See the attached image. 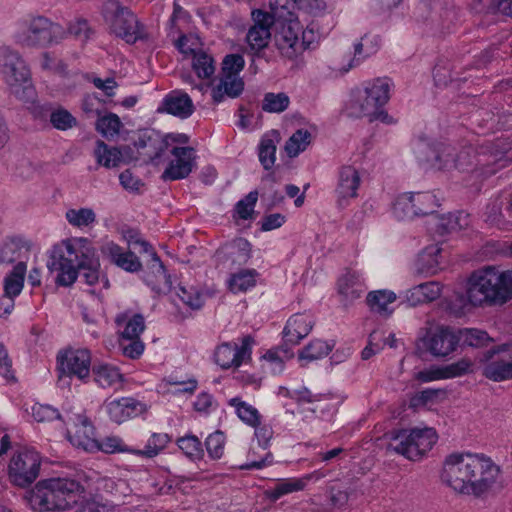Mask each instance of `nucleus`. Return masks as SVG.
Instances as JSON below:
<instances>
[{
	"instance_id": "2f4dec72",
	"label": "nucleus",
	"mask_w": 512,
	"mask_h": 512,
	"mask_svg": "<svg viewBox=\"0 0 512 512\" xmlns=\"http://www.w3.org/2000/svg\"><path fill=\"white\" fill-rule=\"evenodd\" d=\"M244 89V82L240 77L221 76L219 83L212 89L214 103L222 102L226 97L236 98Z\"/></svg>"
},
{
	"instance_id": "7ed1b4c3",
	"label": "nucleus",
	"mask_w": 512,
	"mask_h": 512,
	"mask_svg": "<svg viewBox=\"0 0 512 512\" xmlns=\"http://www.w3.org/2000/svg\"><path fill=\"white\" fill-rule=\"evenodd\" d=\"M65 423L67 438L76 448L87 452L102 451L107 454H133L134 449L128 447L119 437H107L98 442L95 438L94 426L83 413H67Z\"/></svg>"
},
{
	"instance_id": "bb28decb",
	"label": "nucleus",
	"mask_w": 512,
	"mask_h": 512,
	"mask_svg": "<svg viewBox=\"0 0 512 512\" xmlns=\"http://www.w3.org/2000/svg\"><path fill=\"white\" fill-rule=\"evenodd\" d=\"M101 251L112 263L128 272H136L141 269L142 265L138 257L130 251L125 252L114 242L105 243Z\"/></svg>"
},
{
	"instance_id": "f257e3e1",
	"label": "nucleus",
	"mask_w": 512,
	"mask_h": 512,
	"mask_svg": "<svg viewBox=\"0 0 512 512\" xmlns=\"http://www.w3.org/2000/svg\"><path fill=\"white\" fill-rule=\"evenodd\" d=\"M83 492V486L74 479L50 478L27 491L25 499L36 512H63L74 507Z\"/></svg>"
},
{
	"instance_id": "ddd939ff",
	"label": "nucleus",
	"mask_w": 512,
	"mask_h": 512,
	"mask_svg": "<svg viewBox=\"0 0 512 512\" xmlns=\"http://www.w3.org/2000/svg\"><path fill=\"white\" fill-rule=\"evenodd\" d=\"M420 341L424 349L432 356L444 358L456 350L460 337L457 330L449 326L439 325L427 329Z\"/></svg>"
},
{
	"instance_id": "aec40b11",
	"label": "nucleus",
	"mask_w": 512,
	"mask_h": 512,
	"mask_svg": "<svg viewBox=\"0 0 512 512\" xmlns=\"http://www.w3.org/2000/svg\"><path fill=\"white\" fill-rule=\"evenodd\" d=\"M474 363L468 358H462L455 363L445 366H430L418 371L414 378L421 383L460 377L473 372Z\"/></svg>"
},
{
	"instance_id": "a211bd4d",
	"label": "nucleus",
	"mask_w": 512,
	"mask_h": 512,
	"mask_svg": "<svg viewBox=\"0 0 512 512\" xmlns=\"http://www.w3.org/2000/svg\"><path fill=\"white\" fill-rule=\"evenodd\" d=\"M254 339L247 335L242 338L241 345L224 342L217 346L214 359L222 369L238 368L244 362L250 360Z\"/></svg>"
},
{
	"instance_id": "c9c22d12",
	"label": "nucleus",
	"mask_w": 512,
	"mask_h": 512,
	"mask_svg": "<svg viewBox=\"0 0 512 512\" xmlns=\"http://www.w3.org/2000/svg\"><path fill=\"white\" fill-rule=\"evenodd\" d=\"M27 271L26 263L18 262L8 273L3 281L4 294L16 298L24 287V280Z\"/></svg>"
},
{
	"instance_id": "412c9836",
	"label": "nucleus",
	"mask_w": 512,
	"mask_h": 512,
	"mask_svg": "<svg viewBox=\"0 0 512 512\" xmlns=\"http://www.w3.org/2000/svg\"><path fill=\"white\" fill-rule=\"evenodd\" d=\"M252 17L254 24L248 30L246 41L252 50L259 51L269 43L274 17L262 10L253 11Z\"/></svg>"
},
{
	"instance_id": "c03bdc74",
	"label": "nucleus",
	"mask_w": 512,
	"mask_h": 512,
	"mask_svg": "<svg viewBox=\"0 0 512 512\" xmlns=\"http://www.w3.org/2000/svg\"><path fill=\"white\" fill-rule=\"evenodd\" d=\"M29 246L25 240L20 237L7 239L0 247V263H13L21 256L22 250H28Z\"/></svg>"
},
{
	"instance_id": "e433bc0d",
	"label": "nucleus",
	"mask_w": 512,
	"mask_h": 512,
	"mask_svg": "<svg viewBox=\"0 0 512 512\" xmlns=\"http://www.w3.org/2000/svg\"><path fill=\"white\" fill-rule=\"evenodd\" d=\"M441 249L430 246L424 249L416 261V270L420 274L433 275L439 268V255Z\"/></svg>"
},
{
	"instance_id": "473e14b6",
	"label": "nucleus",
	"mask_w": 512,
	"mask_h": 512,
	"mask_svg": "<svg viewBox=\"0 0 512 512\" xmlns=\"http://www.w3.org/2000/svg\"><path fill=\"white\" fill-rule=\"evenodd\" d=\"M115 322L122 329L121 336L123 340H135L140 337L145 329V320L141 314L121 313L117 315Z\"/></svg>"
},
{
	"instance_id": "3c124183",
	"label": "nucleus",
	"mask_w": 512,
	"mask_h": 512,
	"mask_svg": "<svg viewBox=\"0 0 512 512\" xmlns=\"http://www.w3.org/2000/svg\"><path fill=\"white\" fill-rule=\"evenodd\" d=\"M66 30V37L73 36L76 40L82 43L88 42L95 34V30L90 23L84 18H77L68 23Z\"/></svg>"
},
{
	"instance_id": "8fccbe9b",
	"label": "nucleus",
	"mask_w": 512,
	"mask_h": 512,
	"mask_svg": "<svg viewBox=\"0 0 512 512\" xmlns=\"http://www.w3.org/2000/svg\"><path fill=\"white\" fill-rule=\"evenodd\" d=\"M311 133L305 129L294 132L285 144V150L289 157H296L311 143Z\"/></svg>"
},
{
	"instance_id": "864d4df0",
	"label": "nucleus",
	"mask_w": 512,
	"mask_h": 512,
	"mask_svg": "<svg viewBox=\"0 0 512 512\" xmlns=\"http://www.w3.org/2000/svg\"><path fill=\"white\" fill-rule=\"evenodd\" d=\"M290 104V99L287 94L280 93H266L262 100V110L268 113H281L285 111Z\"/></svg>"
},
{
	"instance_id": "a878e982",
	"label": "nucleus",
	"mask_w": 512,
	"mask_h": 512,
	"mask_svg": "<svg viewBox=\"0 0 512 512\" xmlns=\"http://www.w3.org/2000/svg\"><path fill=\"white\" fill-rule=\"evenodd\" d=\"M314 320L307 314H295L287 321L283 335L285 342L297 345L311 332Z\"/></svg>"
},
{
	"instance_id": "1a4fd4ad",
	"label": "nucleus",
	"mask_w": 512,
	"mask_h": 512,
	"mask_svg": "<svg viewBox=\"0 0 512 512\" xmlns=\"http://www.w3.org/2000/svg\"><path fill=\"white\" fill-rule=\"evenodd\" d=\"M498 268L487 266L475 271L469 278L467 298L473 306L484 303L501 304Z\"/></svg>"
},
{
	"instance_id": "680f3d73",
	"label": "nucleus",
	"mask_w": 512,
	"mask_h": 512,
	"mask_svg": "<svg viewBox=\"0 0 512 512\" xmlns=\"http://www.w3.org/2000/svg\"><path fill=\"white\" fill-rule=\"evenodd\" d=\"M50 122L52 126L58 130H68L77 125L76 118L65 109H56L50 114Z\"/></svg>"
},
{
	"instance_id": "c85d7f7f",
	"label": "nucleus",
	"mask_w": 512,
	"mask_h": 512,
	"mask_svg": "<svg viewBox=\"0 0 512 512\" xmlns=\"http://www.w3.org/2000/svg\"><path fill=\"white\" fill-rule=\"evenodd\" d=\"M433 159L428 158L429 162H432L434 166L441 168H448L455 166L459 169H465V167L472 164L470 151H462L457 158L454 155V149L449 146H443L439 150H432Z\"/></svg>"
},
{
	"instance_id": "37998d69",
	"label": "nucleus",
	"mask_w": 512,
	"mask_h": 512,
	"mask_svg": "<svg viewBox=\"0 0 512 512\" xmlns=\"http://www.w3.org/2000/svg\"><path fill=\"white\" fill-rule=\"evenodd\" d=\"M228 404L235 409L237 416L247 425H260L261 415L258 410L238 397L231 398Z\"/></svg>"
},
{
	"instance_id": "58836bf2",
	"label": "nucleus",
	"mask_w": 512,
	"mask_h": 512,
	"mask_svg": "<svg viewBox=\"0 0 512 512\" xmlns=\"http://www.w3.org/2000/svg\"><path fill=\"white\" fill-rule=\"evenodd\" d=\"M396 300V294L390 290H376L368 293L366 302L371 311L389 315L388 305Z\"/></svg>"
},
{
	"instance_id": "e2e57ef3",
	"label": "nucleus",
	"mask_w": 512,
	"mask_h": 512,
	"mask_svg": "<svg viewBox=\"0 0 512 512\" xmlns=\"http://www.w3.org/2000/svg\"><path fill=\"white\" fill-rule=\"evenodd\" d=\"M205 444L209 456L219 459L224 453L225 436L222 432L216 431L207 437Z\"/></svg>"
},
{
	"instance_id": "2eb2a0df",
	"label": "nucleus",
	"mask_w": 512,
	"mask_h": 512,
	"mask_svg": "<svg viewBox=\"0 0 512 512\" xmlns=\"http://www.w3.org/2000/svg\"><path fill=\"white\" fill-rule=\"evenodd\" d=\"M59 371L68 377L87 382L91 370V353L86 348H68L57 356Z\"/></svg>"
},
{
	"instance_id": "20e7f679",
	"label": "nucleus",
	"mask_w": 512,
	"mask_h": 512,
	"mask_svg": "<svg viewBox=\"0 0 512 512\" xmlns=\"http://www.w3.org/2000/svg\"><path fill=\"white\" fill-rule=\"evenodd\" d=\"M92 247L86 238H70L56 244L48 261V269L56 272V282L61 286H69L77 279V269L81 260L87 258Z\"/></svg>"
},
{
	"instance_id": "cd10ccee",
	"label": "nucleus",
	"mask_w": 512,
	"mask_h": 512,
	"mask_svg": "<svg viewBox=\"0 0 512 512\" xmlns=\"http://www.w3.org/2000/svg\"><path fill=\"white\" fill-rule=\"evenodd\" d=\"M361 183L359 172L352 166H344L339 172V181L336 188L338 202L343 204L351 198L357 196V191Z\"/></svg>"
},
{
	"instance_id": "5fc2aeb1",
	"label": "nucleus",
	"mask_w": 512,
	"mask_h": 512,
	"mask_svg": "<svg viewBox=\"0 0 512 512\" xmlns=\"http://www.w3.org/2000/svg\"><path fill=\"white\" fill-rule=\"evenodd\" d=\"M192 67L197 76L202 79L210 78L215 72L213 58L204 51H199L192 57Z\"/></svg>"
},
{
	"instance_id": "4468645a",
	"label": "nucleus",
	"mask_w": 512,
	"mask_h": 512,
	"mask_svg": "<svg viewBox=\"0 0 512 512\" xmlns=\"http://www.w3.org/2000/svg\"><path fill=\"white\" fill-rule=\"evenodd\" d=\"M470 479L467 487V495L479 496L485 493L496 482L499 475V467L483 454H475Z\"/></svg>"
},
{
	"instance_id": "a19ab883",
	"label": "nucleus",
	"mask_w": 512,
	"mask_h": 512,
	"mask_svg": "<svg viewBox=\"0 0 512 512\" xmlns=\"http://www.w3.org/2000/svg\"><path fill=\"white\" fill-rule=\"evenodd\" d=\"M99 267L100 263L96 256L95 249L92 246L90 248L89 256L87 255V258L81 260L80 267L77 269V272L88 285H94L99 281Z\"/></svg>"
},
{
	"instance_id": "0eeeda50",
	"label": "nucleus",
	"mask_w": 512,
	"mask_h": 512,
	"mask_svg": "<svg viewBox=\"0 0 512 512\" xmlns=\"http://www.w3.org/2000/svg\"><path fill=\"white\" fill-rule=\"evenodd\" d=\"M0 74L16 98L28 101L33 96L30 69L18 52L8 47L0 48Z\"/></svg>"
},
{
	"instance_id": "69168bd1",
	"label": "nucleus",
	"mask_w": 512,
	"mask_h": 512,
	"mask_svg": "<svg viewBox=\"0 0 512 512\" xmlns=\"http://www.w3.org/2000/svg\"><path fill=\"white\" fill-rule=\"evenodd\" d=\"M499 291L501 304L512 299V270H501L498 268Z\"/></svg>"
},
{
	"instance_id": "f704fd0d",
	"label": "nucleus",
	"mask_w": 512,
	"mask_h": 512,
	"mask_svg": "<svg viewBox=\"0 0 512 512\" xmlns=\"http://www.w3.org/2000/svg\"><path fill=\"white\" fill-rule=\"evenodd\" d=\"M457 19V11L451 0L435 2L431 21L439 28L448 30Z\"/></svg>"
},
{
	"instance_id": "774afa93",
	"label": "nucleus",
	"mask_w": 512,
	"mask_h": 512,
	"mask_svg": "<svg viewBox=\"0 0 512 512\" xmlns=\"http://www.w3.org/2000/svg\"><path fill=\"white\" fill-rule=\"evenodd\" d=\"M177 296L185 305L192 309H199L203 305V298L201 294L192 287L187 289L180 286L177 291Z\"/></svg>"
},
{
	"instance_id": "5701e85b",
	"label": "nucleus",
	"mask_w": 512,
	"mask_h": 512,
	"mask_svg": "<svg viewBox=\"0 0 512 512\" xmlns=\"http://www.w3.org/2000/svg\"><path fill=\"white\" fill-rule=\"evenodd\" d=\"M188 141L189 138L186 134L170 133L164 137H159L158 135L155 137L149 136L147 142L144 139H139L138 146L146 149L143 154L154 160L160 157L164 150L176 147L174 144H186Z\"/></svg>"
},
{
	"instance_id": "338daca9",
	"label": "nucleus",
	"mask_w": 512,
	"mask_h": 512,
	"mask_svg": "<svg viewBox=\"0 0 512 512\" xmlns=\"http://www.w3.org/2000/svg\"><path fill=\"white\" fill-rule=\"evenodd\" d=\"M232 251L230 254L233 257V261L238 264L246 263L251 256V247L247 240L237 239L231 246Z\"/></svg>"
},
{
	"instance_id": "603ef678",
	"label": "nucleus",
	"mask_w": 512,
	"mask_h": 512,
	"mask_svg": "<svg viewBox=\"0 0 512 512\" xmlns=\"http://www.w3.org/2000/svg\"><path fill=\"white\" fill-rule=\"evenodd\" d=\"M257 272L255 270H243L233 274L229 280V288L233 293L245 292L256 284Z\"/></svg>"
},
{
	"instance_id": "0e129e2a",
	"label": "nucleus",
	"mask_w": 512,
	"mask_h": 512,
	"mask_svg": "<svg viewBox=\"0 0 512 512\" xmlns=\"http://www.w3.org/2000/svg\"><path fill=\"white\" fill-rule=\"evenodd\" d=\"M244 58L239 54L227 55L222 62V76L239 77V73L244 68Z\"/></svg>"
},
{
	"instance_id": "72a5a7b5",
	"label": "nucleus",
	"mask_w": 512,
	"mask_h": 512,
	"mask_svg": "<svg viewBox=\"0 0 512 512\" xmlns=\"http://www.w3.org/2000/svg\"><path fill=\"white\" fill-rule=\"evenodd\" d=\"M441 294V285L436 281L425 282L414 286L407 292V301L419 305L436 300Z\"/></svg>"
},
{
	"instance_id": "dca6fc26",
	"label": "nucleus",
	"mask_w": 512,
	"mask_h": 512,
	"mask_svg": "<svg viewBox=\"0 0 512 512\" xmlns=\"http://www.w3.org/2000/svg\"><path fill=\"white\" fill-rule=\"evenodd\" d=\"M483 375L494 382L512 379V344L498 345L488 352V362Z\"/></svg>"
},
{
	"instance_id": "052dcab7",
	"label": "nucleus",
	"mask_w": 512,
	"mask_h": 512,
	"mask_svg": "<svg viewBox=\"0 0 512 512\" xmlns=\"http://www.w3.org/2000/svg\"><path fill=\"white\" fill-rule=\"evenodd\" d=\"M457 333L460 340H462L465 345L471 347H481L490 341L488 334L478 329L457 330Z\"/></svg>"
},
{
	"instance_id": "13d9d810",
	"label": "nucleus",
	"mask_w": 512,
	"mask_h": 512,
	"mask_svg": "<svg viewBox=\"0 0 512 512\" xmlns=\"http://www.w3.org/2000/svg\"><path fill=\"white\" fill-rule=\"evenodd\" d=\"M179 449L191 459H200L203 455L202 443L195 435H185L177 440Z\"/></svg>"
},
{
	"instance_id": "c756f323",
	"label": "nucleus",
	"mask_w": 512,
	"mask_h": 512,
	"mask_svg": "<svg viewBox=\"0 0 512 512\" xmlns=\"http://www.w3.org/2000/svg\"><path fill=\"white\" fill-rule=\"evenodd\" d=\"M379 47V39L376 36H363L358 42L354 44L353 57L348 55L347 64L341 66L339 69L346 73L352 68L358 66L364 59L376 53Z\"/></svg>"
},
{
	"instance_id": "6e6d98bb",
	"label": "nucleus",
	"mask_w": 512,
	"mask_h": 512,
	"mask_svg": "<svg viewBox=\"0 0 512 512\" xmlns=\"http://www.w3.org/2000/svg\"><path fill=\"white\" fill-rule=\"evenodd\" d=\"M293 357V353L287 348L280 347L267 351L263 359L268 363L269 369L273 373H281L284 369V363Z\"/></svg>"
},
{
	"instance_id": "393cba45",
	"label": "nucleus",
	"mask_w": 512,
	"mask_h": 512,
	"mask_svg": "<svg viewBox=\"0 0 512 512\" xmlns=\"http://www.w3.org/2000/svg\"><path fill=\"white\" fill-rule=\"evenodd\" d=\"M159 111L186 119L193 114L194 105L187 93L176 90L165 96Z\"/></svg>"
},
{
	"instance_id": "9d476101",
	"label": "nucleus",
	"mask_w": 512,
	"mask_h": 512,
	"mask_svg": "<svg viewBox=\"0 0 512 512\" xmlns=\"http://www.w3.org/2000/svg\"><path fill=\"white\" fill-rule=\"evenodd\" d=\"M474 453L454 452L444 459L441 480L454 491L466 494Z\"/></svg>"
},
{
	"instance_id": "39448f33",
	"label": "nucleus",
	"mask_w": 512,
	"mask_h": 512,
	"mask_svg": "<svg viewBox=\"0 0 512 512\" xmlns=\"http://www.w3.org/2000/svg\"><path fill=\"white\" fill-rule=\"evenodd\" d=\"M392 82L389 78H377L364 89L355 91L346 105L348 116L367 117L369 121H386L388 114L382 107L389 101Z\"/></svg>"
},
{
	"instance_id": "9b49d317",
	"label": "nucleus",
	"mask_w": 512,
	"mask_h": 512,
	"mask_svg": "<svg viewBox=\"0 0 512 512\" xmlns=\"http://www.w3.org/2000/svg\"><path fill=\"white\" fill-rule=\"evenodd\" d=\"M40 465V456L36 451L21 449L10 460L8 466L9 479L16 486L26 487L38 477Z\"/></svg>"
},
{
	"instance_id": "4be33fe9",
	"label": "nucleus",
	"mask_w": 512,
	"mask_h": 512,
	"mask_svg": "<svg viewBox=\"0 0 512 512\" xmlns=\"http://www.w3.org/2000/svg\"><path fill=\"white\" fill-rule=\"evenodd\" d=\"M104 405L109 418L118 424L146 412V405L132 397L107 400Z\"/></svg>"
},
{
	"instance_id": "de8ad7c7",
	"label": "nucleus",
	"mask_w": 512,
	"mask_h": 512,
	"mask_svg": "<svg viewBox=\"0 0 512 512\" xmlns=\"http://www.w3.org/2000/svg\"><path fill=\"white\" fill-rule=\"evenodd\" d=\"M305 488V480L300 478H289L275 484L274 487L267 490L266 494L269 499L276 501L284 495L302 491Z\"/></svg>"
},
{
	"instance_id": "4c0bfd02",
	"label": "nucleus",
	"mask_w": 512,
	"mask_h": 512,
	"mask_svg": "<svg viewBox=\"0 0 512 512\" xmlns=\"http://www.w3.org/2000/svg\"><path fill=\"white\" fill-rule=\"evenodd\" d=\"M97 163L105 168L117 167L122 161V153L116 147H109L103 141H97L94 150Z\"/></svg>"
},
{
	"instance_id": "7c9ffc66",
	"label": "nucleus",
	"mask_w": 512,
	"mask_h": 512,
	"mask_svg": "<svg viewBox=\"0 0 512 512\" xmlns=\"http://www.w3.org/2000/svg\"><path fill=\"white\" fill-rule=\"evenodd\" d=\"M94 382L101 388H112L121 386L124 377L120 370L111 364L100 363L92 367Z\"/></svg>"
},
{
	"instance_id": "bf43d9fd",
	"label": "nucleus",
	"mask_w": 512,
	"mask_h": 512,
	"mask_svg": "<svg viewBox=\"0 0 512 512\" xmlns=\"http://www.w3.org/2000/svg\"><path fill=\"white\" fill-rule=\"evenodd\" d=\"M276 144L274 139L265 135L259 145V160L266 170L272 168L276 160Z\"/></svg>"
},
{
	"instance_id": "49530a36",
	"label": "nucleus",
	"mask_w": 512,
	"mask_h": 512,
	"mask_svg": "<svg viewBox=\"0 0 512 512\" xmlns=\"http://www.w3.org/2000/svg\"><path fill=\"white\" fill-rule=\"evenodd\" d=\"M129 245L133 246L134 248L139 247V252L148 253L151 255V258L154 262L152 265L153 271L156 273V277L158 278L156 281H149V284L156 285L158 282H160L161 279L166 278V270L164 268L163 263L161 262L158 255L153 251L152 246L145 240L140 238H133L129 240Z\"/></svg>"
},
{
	"instance_id": "f3484780",
	"label": "nucleus",
	"mask_w": 512,
	"mask_h": 512,
	"mask_svg": "<svg viewBox=\"0 0 512 512\" xmlns=\"http://www.w3.org/2000/svg\"><path fill=\"white\" fill-rule=\"evenodd\" d=\"M438 206L436 196L430 192L406 193L394 204L395 213L400 217L433 214Z\"/></svg>"
},
{
	"instance_id": "09e8293b",
	"label": "nucleus",
	"mask_w": 512,
	"mask_h": 512,
	"mask_svg": "<svg viewBox=\"0 0 512 512\" xmlns=\"http://www.w3.org/2000/svg\"><path fill=\"white\" fill-rule=\"evenodd\" d=\"M123 124L117 114L108 113L98 118L96 130L107 139H114L120 133Z\"/></svg>"
},
{
	"instance_id": "f8f14e48",
	"label": "nucleus",
	"mask_w": 512,
	"mask_h": 512,
	"mask_svg": "<svg viewBox=\"0 0 512 512\" xmlns=\"http://www.w3.org/2000/svg\"><path fill=\"white\" fill-rule=\"evenodd\" d=\"M313 32L301 31L298 25H283L275 35V45L284 58L295 60L312 44Z\"/></svg>"
},
{
	"instance_id": "79ce46f5",
	"label": "nucleus",
	"mask_w": 512,
	"mask_h": 512,
	"mask_svg": "<svg viewBox=\"0 0 512 512\" xmlns=\"http://www.w3.org/2000/svg\"><path fill=\"white\" fill-rule=\"evenodd\" d=\"M469 225V216L463 212L437 218L436 231L440 235L464 229Z\"/></svg>"
},
{
	"instance_id": "6e6552de",
	"label": "nucleus",
	"mask_w": 512,
	"mask_h": 512,
	"mask_svg": "<svg viewBox=\"0 0 512 512\" xmlns=\"http://www.w3.org/2000/svg\"><path fill=\"white\" fill-rule=\"evenodd\" d=\"M102 16L110 33L135 43L142 37V30L136 16L117 0H107L102 6Z\"/></svg>"
},
{
	"instance_id": "ea45409f",
	"label": "nucleus",
	"mask_w": 512,
	"mask_h": 512,
	"mask_svg": "<svg viewBox=\"0 0 512 512\" xmlns=\"http://www.w3.org/2000/svg\"><path fill=\"white\" fill-rule=\"evenodd\" d=\"M331 350L332 346L329 343L315 339L299 351L298 359L303 366L311 361L327 356Z\"/></svg>"
},
{
	"instance_id": "b1692460",
	"label": "nucleus",
	"mask_w": 512,
	"mask_h": 512,
	"mask_svg": "<svg viewBox=\"0 0 512 512\" xmlns=\"http://www.w3.org/2000/svg\"><path fill=\"white\" fill-rule=\"evenodd\" d=\"M338 293L342 297L341 301L345 304H351L359 299L367 287L361 274L355 270H346L338 279Z\"/></svg>"
},
{
	"instance_id": "f03ea898",
	"label": "nucleus",
	"mask_w": 512,
	"mask_h": 512,
	"mask_svg": "<svg viewBox=\"0 0 512 512\" xmlns=\"http://www.w3.org/2000/svg\"><path fill=\"white\" fill-rule=\"evenodd\" d=\"M12 38L21 47L46 48L64 40L66 30L45 16L28 14L15 22Z\"/></svg>"
},
{
	"instance_id": "6ab92c4d",
	"label": "nucleus",
	"mask_w": 512,
	"mask_h": 512,
	"mask_svg": "<svg viewBox=\"0 0 512 512\" xmlns=\"http://www.w3.org/2000/svg\"><path fill=\"white\" fill-rule=\"evenodd\" d=\"M172 159L169 161L161 178L165 181L184 179L189 176L195 166V151L191 147H172Z\"/></svg>"
},
{
	"instance_id": "a18cd8bd",
	"label": "nucleus",
	"mask_w": 512,
	"mask_h": 512,
	"mask_svg": "<svg viewBox=\"0 0 512 512\" xmlns=\"http://www.w3.org/2000/svg\"><path fill=\"white\" fill-rule=\"evenodd\" d=\"M170 440V436L167 433H153L147 440L144 449H134L133 454L153 458L166 448Z\"/></svg>"
},
{
	"instance_id": "4d7b16f0",
	"label": "nucleus",
	"mask_w": 512,
	"mask_h": 512,
	"mask_svg": "<svg viewBox=\"0 0 512 512\" xmlns=\"http://www.w3.org/2000/svg\"><path fill=\"white\" fill-rule=\"evenodd\" d=\"M66 219L74 227H87L96 221V215L90 208L69 209Z\"/></svg>"
},
{
	"instance_id": "423d86ee",
	"label": "nucleus",
	"mask_w": 512,
	"mask_h": 512,
	"mask_svg": "<svg viewBox=\"0 0 512 512\" xmlns=\"http://www.w3.org/2000/svg\"><path fill=\"white\" fill-rule=\"evenodd\" d=\"M387 436V450L411 461L421 460L438 440L435 429L430 427L393 430Z\"/></svg>"
}]
</instances>
